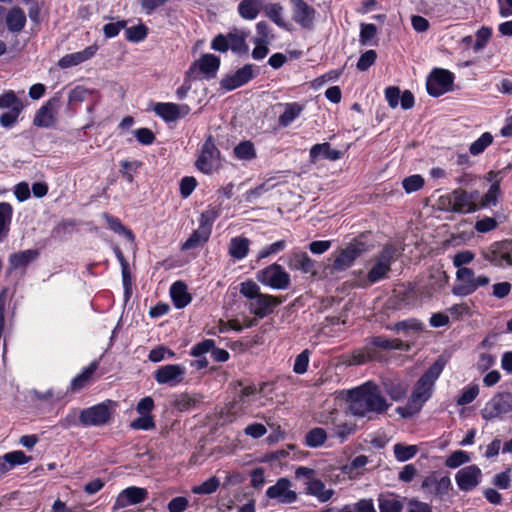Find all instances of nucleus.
Returning a JSON list of instances; mask_svg holds the SVG:
<instances>
[{
  "instance_id": "nucleus-5",
  "label": "nucleus",
  "mask_w": 512,
  "mask_h": 512,
  "mask_svg": "<svg viewBox=\"0 0 512 512\" xmlns=\"http://www.w3.org/2000/svg\"><path fill=\"white\" fill-rule=\"evenodd\" d=\"M490 278L486 275H476L471 268H460L456 272V283L452 293L456 296H468L480 287L489 285Z\"/></svg>"
},
{
  "instance_id": "nucleus-9",
  "label": "nucleus",
  "mask_w": 512,
  "mask_h": 512,
  "mask_svg": "<svg viewBox=\"0 0 512 512\" xmlns=\"http://www.w3.org/2000/svg\"><path fill=\"white\" fill-rule=\"evenodd\" d=\"M256 278L263 285L276 290H285L290 285L289 273L277 263L258 271Z\"/></svg>"
},
{
  "instance_id": "nucleus-7",
  "label": "nucleus",
  "mask_w": 512,
  "mask_h": 512,
  "mask_svg": "<svg viewBox=\"0 0 512 512\" xmlns=\"http://www.w3.org/2000/svg\"><path fill=\"white\" fill-rule=\"evenodd\" d=\"M221 165L220 151L214 138L209 135L202 144L195 166L204 174H212Z\"/></svg>"
},
{
  "instance_id": "nucleus-63",
  "label": "nucleus",
  "mask_w": 512,
  "mask_h": 512,
  "mask_svg": "<svg viewBox=\"0 0 512 512\" xmlns=\"http://www.w3.org/2000/svg\"><path fill=\"white\" fill-rule=\"evenodd\" d=\"M215 346V341L212 339H204L203 341L195 344L191 350L190 355L196 358H200L201 356L205 355L208 352H211V350Z\"/></svg>"
},
{
  "instance_id": "nucleus-22",
  "label": "nucleus",
  "mask_w": 512,
  "mask_h": 512,
  "mask_svg": "<svg viewBox=\"0 0 512 512\" xmlns=\"http://www.w3.org/2000/svg\"><path fill=\"white\" fill-rule=\"evenodd\" d=\"M291 270L301 271L304 274H316V263L306 252L293 251L286 259Z\"/></svg>"
},
{
  "instance_id": "nucleus-49",
  "label": "nucleus",
  "mask_w": 512,
  "mask_h": 512,
  "mask_svg": "<svg viewBox=\"0 0 512 512\" xmlns=\"http://www.w3.org/2000/svg\"><path fill=\"white\" fill-rule=\"evenodd\" d=\"M493 142V136L489 132L483 133L477 140H475L469 147V152L473 156L482 154L485 149Z\"/></svg>"
},
{
  "instance_id": "nucleus-2",
  "label": "nucleus",
  "mask_w": 512,
  "mask_h": 512,
  "mask_svg": "<svg viewBox=\"0 0 512 512\" xmlns=\"http://www.w3.org/2000/svg\"><path fill=\"white\" fill-rule=\"evenodd\" d=\"M445 363L444 358L439 357L417 381L407 404L411 412H418L431 397L435 382L441 375Z\"/></svg>"
},
{
  "instance_id": "nucleus-19",
  "label": "nucleus",
  "mask_w": 512,
  "mask_h": 512,
  "mask_svg": "<svg viewBox=\"0 0 512 512\" xmlns=\"http://www.w3.org/2000/svg\"><path fill=\"white\" fill-rule=\"evenodd\" d=\"M147 498V489L137 486L127 487L117 495L113 505V510H119L130 505L140 504Z\"/></svg>"
},
{
  "instance_id": "nucleus-43",
  "label": "nucleus",
  "mask_w": 512,
  "mask_h": 512,
  "mask_svg": "<svg viewBox=\"0 0 512 512\" xmlns=\"http://www.w3.org/2000/svg\"><path fill=\"white\" fill-rule=\"evenodd\" d=\"M419 451L417 445H405L402 443H396L393 446L394 456L399 462H406L412 459Z\"/></svg>"
},
{
  "instance_id": "nucleus-41",
  "label": "nucleus",
  "mask_w": 512,
  "mask_h": 512,
  "mask_svg": "<svg viewBox=\"0 0 512 512\" xmlns=\"http://www.w3.org/2000/svg\"><path fill=\"white\" fill-rule=\"evenodd\" d=\"M327 438L328 434L324 428L315 427L307 432L305 444L310 448H318L326 442Z\"/></svg>"
},
{
  "instance_id": "nucleus-60",
  "label": "nucleus",
  "mask_w": 512,
  "mask_h": 512,
  "mask_svg": "<svg viewBox=\"0 0 512 512\" xmlns=\"http://www.w3.org/2000/svg\"><path fill=\"white\" fill-rule=\"evenodd\" d=\"M103 218L106 220L109 228L117 233V234H121V235H125L127 237H129L130 239L133 238V235H132V232L128 229H126L122 223L120 222V220L116 217H113L107 213H104L103 214Z\"/></svg>"
},
{
  "instance_id": "nucleus-46",
  "label": "nucleus",
  "mask_w": 512,
  "mask_h": 512,
  "mask_svg": "<svg viewBox=\"0 0 512 512\" xmlns=\"http://www.w3.org/2000/svg\"><path fill=\"white\" fill-rule=\"evenodd\" d=\"M265 15L273 21L277 26L284 28L285 21L283 19V7L278 3H269L263 5Z\"/></svg>"
},
{
  "instance_id": "nucleus-29",
  "label": "nucleus",
  "mask_w": 512,
  "mask_h": 512,
  "mask_svg": "<svg viewBox=\"0 0 512 512\" xmlns=\"http://www.w3.org/2000/svg\"><path fill=\"white\" fill-rule=\"evenodd\" d=\"M39 253L34 249H27L13 253L9 256V270L15 271L26 268L31 262L37 259Z\"/></svg>"
},
{
  "instance_id": "nucleus-25",
  "label": "nucleus",
  "mask_w": 512,
  "mask_h": 512,
  "mask_svg": "<svg viewBox=\"0 0 512 512\" xmlns=\"http://www.w3.org/2000/svg\"><path fill=\"white\" fill-rule=\"evenodd\" d=\"M98 50L97 45H91L86 47L82 51L74 52L63 56L58 65L62 69H67L76 65H79L89 59H91Z\"/></svg>"
},
{
  "instance_id": "nucleus-38",
  "label": "nucleus",
  "mask_w": 512,
  "mask_h": 512,
  "mask_svg": "<svg viewBox=\"0 0 512 512\" xmlns=\"http://www.w3.org/2000/svg\"><path fill=\"white\" fill-rule=\"evenodd\" d=\"M303 105L297 102L286 103L284 105V112L279 116V125L282 127H288L293 121H295L303 111Z\"/></svg>"
},
{
  "instance_id": "nucleus-61",
  "label": "nucleus",
  "mask_w": 512,
  "mask_h": 512,
  "mask_svg": "<svg viewBox=\"0 0 512 512\" xmlns=\"http://www.w3.org/2000/svg\"><path fill=\"white\" fill-rule=\"evenodd\" d=\"M478 394V385H469L463 388L460 396L457 399V404L460 406L468 405L475 400Z\"/></svg>"
},
{
  "instance_id": "nucleus-40",
  "label": "nucleus",
  "mask_w": 512,
  "mask_h": 512,
  "mask_svg": "<svg viewBox=\"0 0 512 512\" xmlns=\"http://www.w3.org/2000/svg\"><path fill=\"white\" fill-rule=\"evenodd\" d=\"M13 207L7 202H0V234L6 239L12 222Z\"/></svg>"
},
{
  "instance_id": "nucleus-13",
  "label": "nucleus",
  "mask_w": 512,
  "mask_h": 512,
  "mask_svg": "<svg viewBox=\"0 0 512 512\" xmlns=\"http://www.w3.org/2000/svg\"><path fill=\"white\" fill-rule=\"evenodd\" d=\"M365 251V243L359 240H354L349 243L346 248L340 250L335 256L332 269L337 272L348 269Z\"/></svg>"
},
{
  "instance_id": "nucleus-47",
  "label": "nucleus",
  "mask_w": 512,
  "mask_h": 512,
  "mask_svg": "<svg viewBox=\"0 0 512 512\" xmlns=\"http://www.w3.org/2000/svg\"><path fill=\"white\" fill-rule=\"evenodd\" d=\"M378 358L377 352L373 347L367 346L363 350L356 351L351 359L349 365H361Z\"/></svg>"
},
{
  "instance_id": "nucleus-50",
  "label": "nucleus",
  "mask_w": 512,
  "mask_h": 512,
  "mask_svg": "<svg viewBox=\"0 0 512 512\" xmlns=\"http://www.w3.org/2000/svg\"><path fill=\"white\" fill-rule=\"evenodd\" d=\"M275 186L274 183L271 182V179L265 181L264 183L260 184L259 186L255 187L254 189L248 190L244 194L245 201L249 203L255 202L256 199L261 197L263 194L267 193L271 189H273Z\"/></svg>"
},
{
  "instance_id": "nucleus-57",
  "label": "nucleus",
  "mask_w": 512,
  "mask_h": 512,
  "mask_svg": "<svg viewBox=\"0 0 512 512\" xmlns=\"http://www.w3.org/2000/svg\"><path fill=\"white\" fill-rule=\"evenodd\" d=\"M402 186L406 193H413L424 186V179L419 174H414L403 179Z\"/></svg>"
},
{
  "instance_id": "nucleus-44",
  "label": "nucleus",
  "mask_w": 512,
  "mask_h": 512,
  "mask_svg": "<svg viewBox=\"0 0 512 512\" xmlns=\"http://www.w3.org/2000/svg\"><path fill=\"white\" fill-rule=\"evenodd\" d=\"M354 431V424L340 419L338 422H336V425H334L330 433L332 437L338 438L340 443H343L351 434L354 433Z\"/></svg>"
},
{
  "instance_id": "nucleus-54",
  "label": "nucleus",
  "mask_w": 512,
  "mask_h": 512,
  "mask_svg": "<svg viewBox=\"0 0 512 512\" xmlns=\"http://www.w3.org/2000/svg\"><path fill=\"white\" fill-rule=\"evenodd\" d=\"M221 209L219 206H209L202 212L199 223L212 230L214 221L220 216Z\"/></svg>"
},
{
  "instance_id": "nucleus-18",
  "label": "nucleus",
  "mask_w": 512,
  "mask_h": 512,
  "mask_svg": "<svg viewBox=\"0 0 512 512\" xmlns=\"http://www.w3.org/2000/svg\"><path fill=\"white\" fill-rule=\"evenodd\" d=\"M185 374L186 369L182 365L168 364L159 367L154 373V378L158 384L174 387L183 381Z\"/></svg>"
},
{
  "instance_id": "nucleus-30",
  "label": "nucleus",
  "mask_w": 512,
  "mask_h": 512,
  "mask_svg": "<svg viewBox=\"0 0 512 512\" xmlns=\"http://www.w3.org/2000/svg\"><path fill=\"white\" fill-rule=\"evenodd\" d=\"M170 295L174 306L178 309L186 307L192 300L188 293L187 285L182 281H177L170 288Z\"/></svg>"
},
{
  "instance_id": "nucleus-62",
  "label": "nucleus",
  "mask_w": 512,
  "mask_h": 512,
  "mask_svg": "<svg viewBox=\"0 0 512 512\" xmlns=\"http://www.w3.org/2000/svg\"><path fill=\"white\" fill-rule=\"evenodd\" d=\"M286 248V241L285 240H279V241H276L270 245H267L265 247H263L259 252H258V259L261 260V259H264V258H267L271 255H275L281 251H283L284 249Z\"/></svg>"
},
{
  "instance_id": "nucleus-34",
  "label": "nucleus",
  "mask_w": 512,
  "mask_h": 512,
  "mask_svg": "<svg viewBox=\"0 0 512 512\" xmlns=\"http://www.w3.org/2000/svg\"><path fill=\"white\" fill-rule=\"evenodd\" d=\"M211 231L212 230L210 228L199 223V227L193 231L190 237L183 243L182 249L190 250L201 246L208 241Z\"/></svg>"
},
{
  "instance_id": "nucleus-53",
  "label": "nucleus",
  "mask_w": 512,
  "mask_h": 512,
  "mask_svg": "<svg viewBox=\"0 0 512 512\" xmlns=\"http://www.w3.org/2000/svg\"><path fill=\"white\" fill-rule=\"evenodd\" d=\"M340 412L336 409L321 412L317 417L319 424L325 425L331 431L336 422L340 420Z\"/></svg>"
},
{
  "instance_id": "nucleus-12",
  "label": "nucleus",
  "mask_w": 512,
  "mask_h": 512,
  "mask_svg": "<svg viewBox=\"0 0 512 512\" xmlns=\"http://www.w3.org/2000/svg\"><path fill=\"white\" fill-rule=\"evenodd\" d=\"M292 482L286 478H279L276 483L266 490V497L279 504H293L298 500V494L292 489Z\"/></svg>"
},
{
  "instance_id": "nucleus-56",
  "label": "nucleus",
  "mask_w": 512,
  "mask_h": 512,
  "mask_svg": "<svg viewBox=\"0 0 512 512\" xmlns=\"http://www.w3.org/2000/svg\"><path fill=\"white\" fill-rule=\"evenodd\" d=\"M147 33V27L142 24L129 27L125 30L126 39L134 43H138L144 40L147 36Z\"/></svg>"
},
{
  "instance_id": "nucleus-24",
  "label": "nucleus",
  "mask_w": 512,
  "mask_h": 512,
  "mask_svg": "<svg viewBox=\"0 0 512 512\" xmlns=\"http://www.w3.org/2000/svg\"><path fill=\"white\" fill-rule=\"evenodd\" d=\"M58 104L56 98H52L41 106L36 112L33 120V124L41 128H49L53 126L55 122V109Z\"/></svg>"
},
{
  "instance_id": "nucleus-27",
  "label": "nucleus",
  "mask_w": 512,
  "mask_h": 512,
  "mask_svg": "<svg viewBox=\"0 0 512 512\" xmlns=\"http://www.w3.org/2000/svg\"><path fill=\"white\" fill-rule=\"evenodd\" d=\"M305 494L315 497L320 503H326L332 499L335 491L327 488L325 483L317 478L315 481L305 483Z\"/></svg>"
},
{
  "instance_id": "nucleus-32",
  "label": "nucleus",
  "mask_w": 512,
  "mask_h": 512,
  "mask_svg": "<svg viewBox=\"0 0 512 512\" xmlns=\"http://www.w3.org/2000/svg\"><path fill=\"white\" fill-rule=\"evenodd\" d=\"M320 157L331 161L339 160L342 157L341 151L331 148L329 143L315 144L310 149L311 161H316Z\"/></svg>"
},
{
  "instance_id": "nucleus-48",
  "label": "nucleus",
  "mask_w": 512,
  "mask_h": 512,
  "mask_svg": "<svg viewBox=\"0 0 512 512\" xmlns=\"http://www.w3.org/2000/svg\"><path fill=\"white\" fill-rule=\"evenodd\" d=\"M384 387L385 391L390 395L391 399L394 401L402 399L407 392V386L401 383L400 381H385Z\"/></svg>"
},
{
  "instance_id": "nucleus-4",
  "label": "nucleus",
  "mask_w": 512,
  "mask_h": 512,
  "mask_svg": "<svg viewBox=\"0 0 512 512\" xmlns=\"http://www.w3.org/2000/svg\"><path fill=\"white\" fill-rule=\"evenodd\" d=\"M249 32L243 29H233L227 34H218L211 42V48L218 52L231 50L234 54L241 56L249 51L246 39Z\"/></svg>"
},
{
  "instance_id": "nucleus-52",
  "label": "nucleus",
  "mask_w": 512,
  "mask_h": 512,
  "mask_svg": "<svg viewBox=\"0 0 512 512\" xmlns=\"http://www.w3.org/2000/svg\"><path fill=\"white\" fill-rule=\"evenodd\" d=\"M491 36H492L491 28L485 27V26L481 27L476 32V41L473 45V51L475 53L482 51L485 48V46L487 45V43L489 42Z\"/></svg>"
},
{
  "instance_id": "nucleus-3",
  "label": "nucleus",
  "mask_w": 512,
  "mask_h": 512,
  "mask_svg": "<svg viewBox=\"0 0 512 512\" xmlns=\"http://www.w3.org/2000/svg\"><path fill=\"white\" fill-rule=\"evenodd\" d=\"M400 253L395 245L387 244L371 260V268L367 273L369 284L377 283L388 277L392 264L398 259Z\"/></svg>"
},
{
  "instance_id": "nucleus-8",
  "label": "nucleus",
  "mask_w": 512,
  "mask_h": 512,
  "mask_svg": "<svg viewBox=\"0 0 512 512\" xmlns=\"http://www.w3.org/2000/svg\"><path fill=\"white\" fill-rule=\"evenodd\" d=\"M112 405L113 402L107 400L82 409L79 413V423L86 427L106 425L112 417Z\"/></svg>"
},
{
  "instance_id": "nucleus-55",
  "label": "nucleus",
  "mask_w": 512,
  "mask_h": 512,
  "mask_svg": "<svg viewBox=\"0 0 512 512\" xmlns=\"http://www.w3.org/2000/svg\"><path fill=\"white\" fill-rule=\"evenodd\" d=\"M133 430L149 431L155 428V421L152 415H140L130 423Z\"/></svg>"
},
{
  "instance_id": "nucleus-33",
  "label": "nucleus",
  "mask_w": 512,
  "mask_h": 512,
  "mask_svg": "<svg viewBox=\"0 0 512 512\" xmlns=\"http://www.w3.org/2000/svg\"><path fill=\"white\" fill-rule=\"evenodd\" d=\"M5 22L10 32L18 33L25 27L26 15L21 8L13 7L8 11Z\"/></svg>"
},
{
  "instance_id": "nucleus-35",
  "label": "nucleus",
  "mask_w": 512,
  "mask_h": 512,
  "mask_svg": "<svg viewBox=\"0 0 512 512\" xmlns=\"http://www.w3.org/2000/svg\"><path fill=\"white\" fill-rule=\"evenodd\" d=\"M378 507L380 512H401L403 502L393 493H384L378 496Z\"/></svg>"
},
{
  "instance_id": "nucleus-59",
  "label": "nucleus",
  "mask_w": 512,
  "mask_h": 512,
  "mask_svg": "<svg viewBox=\"0 0 512 512\" xmlns=\"http://www.w3.org/2000/svg\"><path fill=\"white\" fill-rule=\"evenodd\" d=\"M257 36L254 39L260 40L259 43H271L275 36L272 29L265 21H260L256 24Z\"/></svg>"
},
{
  "instance_id": "nucleus-15",
  "label": "nucleus",
  "mask_w": 512,
  "mask_h": 512,
  "mask_svg": "<svg viewBox=\"0 0 512 512\" xmlns=\"http://www.w3.org/2000/svg\"><path fill=\"white\" fill-rule=\"evenodd\" d=\"M512 411V394L508 392L493 396L483 408L481 415L485 420H492Z\"/></svg>"
},
{
  "instance_id": "nucleus-6",
  "label": "nucleus",
  "mask_w": 512,
  "mask_h": 512,
  "mask_svg": "<svg viewBox=\"0 0 512 512\" xmlns=\"http://www.w3.org/2000/svg\"><path fill=\"white\" fill-rule=\"evenodd\" d=\"M0 109L5 110L0 115V125L3 128H12L19 119L24 109V104L13 90H8L0 95Z\"/></svg>"
},
{
  "instance_id": "nucleus-10",
  "label": "nucleus",
  "mask_w": 512,
  "mask_h": 512,
  "mask_svg": "<svg viewBox=\"0 0 512 512\" xmlns=\"http://www.w3.org/2000/svg\"><path fill=\"white\" fill-rule=\"evenodd\" d=\"M482 257L497 267L512 266V240L495 242L481 250Z\"/></svg>"
},
{
  "instance_id": "nucleus-16",
  "label": "nucleus",
  "mask_w": 512,
  "mask_h": 512,
  "mask_svg": "<svg viewBox=\"0 0 512 512\" xmlns=\"http://www.w3.org/2000/svg\"><path fill=\"white\" fill-rule=\"evenodd\" d=\"M448 200V210L456 213L469 214L478 209L475 194L462 189H455L449 194Z\"/></svg>"
},
{
  "instance_id": "nucleus-45",
  "label": "nucleus",
  "mask_w": 512,
  "mask_h": 512,
  "mask_svg": "<svg viewBox=\"0 0 512 512\" xmlns=\"http://www.w3.org/2000/svg\"><path fill=\"white\" fill-rule=\"evenodd\" d=\"M256 392L257 389L255 386L243 387L240 391L238 400L232 404L231 410L243 411L249 404V402L252 400V398L255 396Z\"/></svg>"
},
{
  "instance_id": "nucleus-11",
  "label": "nucleus",
  "mask_w": 512,
  "mask_h": 512,
  "mask_svg": "<svg viewBox=\"0 0 512 512\" xmlns=\"http://www.w3.org/2000/svg\"><path fill=\"white\" fill-rule=\"evenodd\" d=\"M454 74L448 70L435 68L427 79L426 87L429 95L438 97L451 90Z\"/></svg>"
},
{
  "instance_id": "nucleus-26",
  "label": "nucleus",
  "mask_w": 512,
  "mask_h": 512,
  "mask_svg": "<svg viewBox=\"0 0 512 512\" xmlns=\"http://www.w3.org/2000/svg\"><path fill=\"white\" fill-rule=\"evenodd\" d=\"M451 486V481L448 477L443 476L438 478L435 474H431L422 482V489L431 495L442 496L446 494Z\"/></svg>"
},
{
  "instance_id": "nucleus-58",
  "label": "nucleus",
  "mask_w": 512,
  "mask_h": 512,
  "mask_svg": "<svg viewBox=\"0 0 512 512\" xmlns=\"http://www.w3.org/2000/svg\"><path fill=\"white\" fill-rule=\"evenodd\" d=\"M470 461V456L467 452L462 450H457L453 452L445 461V465L449 468L455 469L459 466L468 463Z\"/></svg>"
},
{
  "instance_id": "nucleus-20",
  "label": "nucleus",
  "mask_w": 512,
  "mask_h": 512,
  "mask_svg": "<svg viewBox=\"0 0 512 512\" xmlns=\"http://www.w3.org/2000/svg\"><path fill=\"white\" fill-rule=\"evenodd\" d=\"M292 6V19L304 29H310L313 26L315 9L308 5L304 0H290Z\"/></svg>"
},
{
  "instance_id": "nucleus-31",
  "label": "nucleus",
  "mask_w": 512,
  "mask_h": 512,
  "mask_svg": "<svg viewBox=\"0 0 512 512\" xmlns=\"http://www.w3.org/2000/svg\"><path fill=\"white\" fill-rule=\"evenodd\" d=\"M264 0H242L238 4L237 12L245 20H254L263 9Z\"/></svg>"
},
{
  "instance_id": "nucleus-21",
  "label": "nucleus",
  "mask_w": 512,
  "mask_h": 512,
  "mask_svg": "<svg viewBox=\"0 0 512 512\" xmlns=\"http://www.w3.org/2000/svg\"><path fill=\"white\" fill-rule=\"evenodd\" d=\"M154 112L166 122H174L185 117L190 112V107L186 104L175 103H157Z\"/></svg>"
},
{
  "instance_id": "nucleus-14",
  "label": "nucleus",
  "mask_w": 512,
  "mask_h": 512,
  "mask_svg": "<svg viewBox=\"0 0 512 512\" xmlns=\"http://www.w3.org/2000/svg\"><path fill=\"white\" fill-rule=\"evenodd\" d=\"M259 68L253 64H246L236 70L233 74L226 75L220 82L223 89L227 91L235 90L257 77Z\"/></svg>"
},
{
  "instance_id": "nucleus-17",
  "label": "nucleus",
  "mask_w": 512,
  "mask_h": 512,
  "mask_svg": "<svg viewBox=\"0 0 512 512\" xmlns=\"http://www.w3.org/2000/svg\"><path fill=\"white\" fill-rule=\"evenodd\" d=\"M280 303L281 301L277 297L261 293L253 300L248 301L246 306L251 314L258 319H263L271 314Z\"/></svg>"
},
{
  "instance_id": "nucleus-51",
  "label": "nucleus",
  "mask_w": 512,
  "mask_h": 512,
  "mask_svg": "<svg viewBox=\"0 0 512 512\" xmlns=\"http://www.w3.org/2000/svg\"><path fill=\"white\" fill-rule=\"evenodd\" d=\"M220 486V480L213 476L200 485L194 486L192 492L199 495H208L214 493Z\"/></svg>"
},
{
  "instance_id": "nucleus-37",
  "label": "nucleus",
  "mask_w": 512,
  "mask_h": 512,
  "mask_svg": "<svg viewBox=\"0 0 512 512\" xmlns=\"http://www.w3.org/2000/svg\"><path fill=\"white\" fill-rule=\"evenodd\" d=\"M99 367V361L95 360L89 364L80 374L74 377L71 381V390L79 391L88 385L92 375Z\"/></svg>"
},
{
  "instance_id": "nucleus-28",
  "label": "nucleus",
  "mask_w": 512,
  "mask_h": 512,
  "mask_svg": "<svg viewBox=\"0 0 512 512\" xmlns=\"http://www.w3.org/2000/svg\"><path fill=\"white\" fill-rule=\"evenodd\" d=\"M30 457L21 450H15L0 456V477L12 470L16 465L27 463Z\"/></svg>"
},
{
  "instance_id": "nucleus-23",
  "label": "nucleus",
  "mask_w": 512,
  "mask_h": 512,
  "mask_svg": "<svg viewBox=\"0 0 512 512\" xmlns=\"http://www.w3.org/2000/svg\"><path fill=\"white\" fill-rule=\"evenodd\" d=\"M481 474L478 466L470 465L460 469L455 475V480L460 490L470 491L479 484Z\"/></svg>"
},
{
  "instance_id": "nucleus-1",
  "label": "nucleus",
  "mask_w": 512,
  "mask_h": 512,
  "mask_svg": "<svg viewBox=\"0 0 512 512\" xmlns=\"http://www.w3.org/2000/svg\"><path fill=\"white\" fill-rule=\"evenodd\" d=\"M348 401L351 414L359 417H366L371 413H384L390 406L379 387L372 382L349 390Z\"/></svg>"
},
{
  "instance_id": "nucleus-64",
  "label": "nucleus",
  "mask_w": 512,
  "mask_h": 512,
  "mask_svg": "<svg viewBox=\"0 0 512 512\" xmlns=\"http://www.w3.org/2000/svg\"><path fill=\"white\" fill-rule=\"evenodd\" d=\"M240 293L245 296L248 301L253 300L261 294L260 287L253 281H246L240 285Z\"/></svg>"
},
{
  "instance_id": "nucleus-39",
  "label": "nucleus",
  "mask_w": 512,
  "mask_h": 512,
  "mask_svg": "<svg viewBox=\"0 0 512 512\" xmlns=\"http://www.w3.org/2000/svg\"><path fill=\"white\" fill-rule=\"evenodd\" d=\"M250 241L243 237H234L229 244V254L237 260L245 258L249 252Z\"/></svg>"
},
{
  "instance_id": "nucleus-36",
  "label": "nucleus",
  "mask_w": 512,
  "mask_h": 512,
  "mask_svg": "<svg viewBox=\"0 0 512 512\" xmlns=\"http://www.w3.org/2000/svg\"><path fill=\"white\" fill-rule=\"evenodd\" d=\"M194 65H197L207 78H212L219 69L220 59L213 54H204Z\"/></svg>"
},
{
  "instance_id": "nucleus-42",
  "label": "nucleus",
  "mask_w": 512,
  "mask_h": 512,
  "mask_svg": "<svg viewBox=\"0 0 512 512\" xmlns=\"http://www.w3.org/2000/svg\"><path fill=\"white\" fill-rule=\"evenodd\" d=\"M234 156L238 160L251 161L256 158V150L254 144L251 141H242L235 146Z\"/></svg>"
}]
</instances>
